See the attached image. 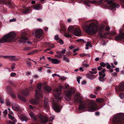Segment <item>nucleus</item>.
Here are the masks:
<instances>
[{"label":"nucleus","instance_id":"f257e3e1","mask_svg":"<svg viewBox=\"0 0 124 124\" xmlns=\"http://www.w3.org/2000/svg\"><path fill=\"white\" fill-rule=\"evenodd\" d=\"M62 89V87L60 86L54 90L53 93L55 98L53 102V109L57 112H60L62 108V107L60 106L57 102L60 101L62 98L61 93Z\"/></svg>","mask_w":124,"mask_h":124},{"label":"nucleus","instance_id":"f03ea898","mask_svg":"<svg viewBox=\"0 0 124 124\" xmlns=\"http://www.w3.org/2000/svg\"><path fill=\"white\" fill-rule=\"evenodd\" d=\"M116 0H100L98 1H96L94 0H93L90 1H86L85 2V4L87 6H89L90 2H91L92 4H100L105 2L107 3V4L105 6H108L112 10H114L116 8H118L120 7L119 4L116 3Z\"/></svg>","mask_w":124,"mask_h":124},{"label":"nucleus","instance_id":"7ed1b4c3","mask_svg":"<svg viewBox=\"0 0 124 124\" xmlns=\"http://www.w3.org/2000/svg\"><path fill=\"white\" fill-rule=\"evenodd\" d=\"M84 27L86 32L91 35L96 33L98 31L97 26L94 23L85 25Z\"/></svg>","mask_w":124,"mask_h":124},{"label":"nucleus","instance_id":"20e7f679","mask_svg":"<svg viewBox=\"0 0 124 124\" xmlns=\"http://www.w3.org/2000/svg\"><path fill=\"white\" fill-rule=\"evenodd\" d=\"M16 34L15 32H10L7 34L5 35L0 39V43H2L7 42H11L16 38ZM1 45L0 44V46Z\"/></svg>","mask_w":124,"mask_h":124},{"label":"nucleus","instance_id":"39448f33","mask_svg":"<svg viewBox=\"0 0 124 124\" xmlns=\"http://www.w3.org/2000/svg\"><path fill=\"white\" fill-rule=\"evenodd\" d=\"M65 87L68 89L65 91L64 92V94L65 95L64 98L67 101H69L72 95L75 92V89L72 88L69 89V87L68 85H65Z\"/></svg>","mask_w":124,"mask_h":124},{"label":"nucleus","instance_id":"423d86ee","mask_svg":"<svg viewBox=\"0 0 124 124\" xmlns=\"http://www.w3.org/2000/svg\"><path fill=\"white\" fill-rule=\"evenodd\" d=\"M113 121L114 124H123L124 123V113H119L113 118Z\"/></svg>","mask_w":124,"mask_h":124},{"label":"nucleus","instance_id":"0eeeda50","mask_svg":"<svg viewBox=\"0 0 124 124\" xmlns=\"http://www.w3.org/2000/svg\"><path fill=\"white\" fill-rule=\"evenodd\" d=\"M69 32L72 33L76 36H79L81 33L80 30L78 28H75L73 26L69 27L68 29Z\"/></svg>","mask_w":124,"mask_h":124},{"label":"nucleus","instance_id":"6e6552de","mask_svg":"<svg viewBox=\"0 0 124 124\" xmlns=\"http://www.w3.org/2000/svg\"><path fill=\"white\" fill-rule=\"evenodd\" d=\"M37 89L35 90L36 97L37 98H42L43 97L41 91V85L40 83L38 84L37 85Z\"/></svg>","mask_w":124,"mask_h":124},{"label":"nucleus","instance_id":"1a4fd4ad","mask_svg":"<svg viewBox=\"0 0 124 124\" xmlns=\"http://www.w3.org/2000/svg\"><path fill=\"white\" fill-rule=\"evenodd\" d=\"M88 111L89 112H92L97 109V106L94 102H92L89 104L88 105Z\"/></svg>","mask_w":124,"mask_h":124},{"label":"nucleus","instance_id":"9d476101","mask_svg":"<svg viewBox=\"0 0 124 124\" xmlns=\"http://www.w3.org/2000/svg\"><path fill=\"white\" fill-rule=\"evenodd\" d=\"M104 25H101L98 28V35L99 37L101 38H105V36L103 35L102 32L104 31Z\"/></svg>","mask_w":124,"mask_h":124},{"label":"nucleus","instance_id":"9b49d317","mask_svg":"<svg viewBox=\"0 0 124 124\" xmlns=\"http://www.w3.org/2000/svg\"><path fill=\"white\" fill-rule=\"evenodd\" d=\"M26 35V32H22L21 34V38L19 40L20 42H24L25 41L28 40L27 38L25 37Z\"/></svg>","mask_w":124,"mask_h":124},{"label":"nucleus","instance_id":"f8f14e48","mask_svg":"<svg viewBox=\"0 0 124 124\" xmlns=\"http://www.w3.org/2000/svg\"><path fill=\"white\" fill-rule=\"evenodd\" d=\"M80 94L79 93L76 94L75 97V101L77 102H79L80 103H81L82 102V101Z\"/></svg>","mask_w":124,"mask_h":124},{"label":"nucleus","instance_id":"ddd939ff","mask_svg":"<svg viewBox=\"0 0 124 124\" xmlns=\"http://www.w3.org/2000/svg\"><path fill=\"white\" fill-rule=\"evenodd\" d=\"M91 70H92L94 71H89V73H87L86 75L87 76L88 78H95V76L93 74H95L97 73L96 71H94L96 70L97 69L96 68H94L92 69Z\"/></svg>","mask_w":124,"mask_h":124},{"label":"nucleus","instance_id":"4468645a","mask_svg":"<svg viewBox=\"0 0 124 124\" xmlns=\"http://www.w3.org/2000/svg\"><path fill=\"white\" fill-rule=\"evenodd\" d=\"M43 33V31L41 29H39L36 31L35 36L37 38H39L42 36Z\"/></svg>","mask_w":124,"mask_h":124},{"label":"nucleus","instance_id":"2eb2a0df","mask_svg":"<svg viewBox=\"0 0 124 124\" xmlns=\"http://www.w3.org/2000/svg\"><path fill=\"white\" fill-rule=\"evenodd\" d=\"M16 56H14L6 55L3 56V58H9V59L11 61H16L18 60V59L15 58Z\"/></svg>","mask_w":124,"mask_h":124},{"label":"nucleus","instance_id":"dca6fc26","mask_svg":"<svg viewBox=\"0 0 124 124\" xmlns=\"http://www.w3.org/2000/svg\"><path fill=\"white\" fill-rule=\"evenodd\" d=\"M40 122L42 123H45L47 122V119L45 116L39 115V116Z\"/></svg>","mask_w":124,"mask_h":124},{"label":"nucleus","instance_id":"f3484780","mask_svg":"<svg viewBox=\"0 0 124 124\" xmlns=\"http://www.w3.org/2000/svg\"><path fill=\"white\" fill-rule=\"evenodd\" d=\"M66 51L65 49L62 50L61 51H57L56 52V53L59 54V55H55V56L59 58L62 57V56L63 55V54L65 53Z\"/></svg>","mask_w":124,"mask_h":124},{"label":"nucleus","instance_id":"a211bd4d","mask_svg":"<svg viewBox=\"0 0 124 124\" xmlns=\"http://www.w3.org/2000/svg\"><path fill=\"white\" fill-rule=\"evenodd\" d=\"M47 58L49 60L51 61L52 63L55 64H57L60 62L58 59H52L51 57H48Z\"/></svg>","mask_w":124,"mask_h":124},{"label":"nucleus","instance_id":"6ab92c4d","mask_svg":"<svg viewBox=\"0 0 124 124\" xmlns=\"http://www.w3.org/2000/svg\"><path fill=\"white\" fill-rule=\"evenodd\" d=\"M36 99L32 100L31 101V102L32 104L34 105H37L39 103V99L41 98H37L36 97L35 95Z\"/></svg>","mask_w":124,"mask_h":124},{"label":"nucleus","instance_id":"aec40b11","mask_svg":"<svg viewBox=\"0 0 124 124\" xmlns=\"http://www.w3.org/2000/svg\"><path fill=\"white\" fill-rule=\"evenodd\" d=\"M60 25L61 27L60 31L62 30L64 32L66 31V29L65 28V25L62 23V21H60Z\"/></svg>","mask_w":124,"mask_h":124},{"label":"nucleus","instance_id":"412c9836","mask_svg":"<svg viewBox=\"0 0 124 124\" xmlns=\"http://www.w3.org/2000/svg\"><path fill=\"white\" fill-rule=\"evenodd\" d=\"M106 71V69H104L101 71L99 72V74L100 76L99 78H104L105 76V72Z\"/></svg>","mask_w":124,"mask_h":124},{"label":"nucleus","instance_id":"4be33fe9","mask_svg":"<svg viewBox=\"0 0 124 124\" xmlns=\"http://www.w3.org/2000/svg\"><path fill=\"white\" fill-rule=\"evenodd\" d=\"M12 108L14 110H18L19 108V107L18 105L15 103H13L12 104Z\"/></svg>","mask_w":124,"mask_h":124},{"label":"nucleus","instance_id":"5701e85b","mask_svg":"<svg viewBox=\"0 0 124 124\" xmlns=\"http://www.w3.org/2000/svg\"><path fill=\"white\" fill-rule=\"evenodd\" d=\"M115 39L116 40H122L124 39V33H122L119 35L116 36Z\"/></svg>","mask_w":124,"mask_h":124},{"label":"nucleus","instance_id":"b1692460","mask_svg":"<svg viewBox=\"0 0 124 124\" xmlns=\"http://www.w3.org/2000/svg\"><path fill=\"white\" fill-rule=\"evenodd\" d=\"M33 8L36 10H39L41 9L42 8V6L40 4H36L34 6H32Z\"/></svg>","mask_w":124,"mask_h":124},{"label":"nucleus","instance_id":"393cba45","mask_svg":"<svg viewBox=\"0 0 124 124\" xmlns=\"http://www.w3.org/2000/svg\"><path fill=\"white\" fill-rule=\"evenodd\" d=\"M118 88L120 91H123L124 90V82L121 83L119 84Z\"/></svg>","mask_w":124,"mask_h":124},{"label":"nucleus","instance_id":"a878e982","mask_svg":"<svg viewBox=\"0 0 124 124\" xmlns=\"http://www.w3.org/2000/svg\"><path fill=\"white\" fill-rule=\"evenodd\" d=\"M29 93V92L27 89L24 90H23L21 91V93L24 95H28Z\"/></svg>","mask_w":124,"mask_h":124},{"label":"nucleus","instance_id":"bb28decb","mask_svg":"<svg viewBox=\"0 0 124 124\" xmlns=\"http://www.w3.org/2000/svg\"><path fill=\"white\" fill-rule=\"evenodd\" d=\"M20 120L22 121H26L28 118L27 116H25L21 115L20 116Z\"/></svg>","mask_w":124,"mask_h":124},{"label":"nucleus","instance_id":"cd10ccee","mask_svg":"<svg viewBox=\"0 0 124 124\" xmlns=\"http://www.w3.org/2000/svg\"><path fill=\"white\" fill-rule=\"evenodd\" d=\"M44 45L46 47H48L50 48H52L54 47V45L53 44H51L48 42H46L44 43Z\"/></svg>","mask_w":124,"mask_h":124},{"label":"nucleus","instance_id":"c85d7f7f","mask_svg":"<svg viewBox=\"0 0 124 124\" xmlns=\"http://www.w3.org/2000/svg\"><path fill=\"white\" fill-rule=\"evenodd\" d=\"M32 11L30 8H26L25 9H23V12L24 14H26L29 13L30 11Z\"/></svg>","mask_w":124,"mask_h":124},{"label":"nucleus","instance_id":"c756f323","mask_svg":"<svg viewBox=\"0 0 124 124\" xmlns=\"http://www.w3.org/2000/svg\"><path fill=\"white\" fill-rule=\"evenodd\" d=\"M30 115L32 119L34 121H36L37 120V118L35 116V115L33 113H31L30 114Z\"/></svg>","mask_w":124,"mask_h":124},{"label":"nucleus","instance_id":"7c9ffc66","mask_svg":"<svg viewBox=\"0 0 124 124\" xmlns=\"http://www.w3.org/2000/svg\"><path fill=\"white\" fill-rule=\"evenodd\" d=\"M86 107L85 104H80L79 107V109L80 110H83L85 109Z\"/></svg>","mask_w":124,"mask_h":124},{"label":"nucleus","instance_id":"2f4dec72","mask_svg":"<svg viewBox=\"0 0 124 124\" xmlns=\"http://www.w3.org/2000/svg\"><path fill=\"white\" fill-rule=\"evenodd\" d=\"M103 99L101 98H98L96 99V101L99 103H101L103 101Z\"/></svg>","mask_w":124,"mask_h":124},{"label":"nucleus","instance_id":"473e14b6","mask_svg":"<svg viewBox=\"0 0 124 124\" xmlns=\"http://www.w3.org/2000/svg\"><path fill=\"white\" fill-rule=\"evenodd\" d=\"M18 98L19 99L21 100L24 102H25L26 101V100L25 99V98L22 96L21 95H18Z\"/></svg>","mask_w":124,"mask_h":124},{"label":"nucleus","instance_id":"72a5a7b5","mask_svg":"<svg viewBox=\"0 0 124 124\" xmlns=\"http://www.w3.org/2000/svg\"><path fill=\"white\" fill-rule=\"evenodd\" d=\"M45 88L46 90L48 92H50L51 91L52 89L51 87L48 86H45Z\"/></svg>","mask_w":124,"mask_h":124},{"label":"nucleus","instance_id":"f704fd0d","mask_svg":"<svg viewBox=\"0 0 124 124\" xmlns=\"http://www.w3.org/2000/svg\"><path fill=\"white\" fill-rule=\"evenodd\" d=\"M47 101H45L44 104V107L46 109H48L49 108V106L47 104Z\"/></svg>","mask_w":124,"mask_h":124},{"label":"nucleus","instance_id":"c9c22d12","mask_svg":"<svg viewBox=\"0 0 124 124\" xmlns=\"http://www.w3.org/2000/svg\"><path fill=\"white\" fill-rule=\"evenodd\" d=\"M63 60L66 61L67 62L69 63V59L66 57V55H63Z\"/></svg>","mask_w":124,"mask_h":124},{"label":"nucleus","instance_id":"e433bc0d","mask_svg":"<svg viewBox=\"0 0 124 124\" xmlns=\"http://www.w3.org/2000/svg\"><path fill=\"white\" fill-rule=\"evenodd\" d=\"M108 64V63H104L103 62H101L100 63V66L101 67H105Z\"/></svg>","mask_w":124,"mask_h":124},{"label":"nucleus","instance_id":"4c0bfd02","mask_svg":"<svg viewBox=\"0 0 124 124\" xmlns=\"http://www.w3.org/2000/svg\"><path fill=\"white\" fill-rule=\"evenodd\" d=\"M77 42H81V43H83L85 42V41H84V39H77Z\"/></svg>","mask_w":124,"mask_h":124},{"label":"nucleus","instance_id":"58836bf2","mask_svg":"<svg viewBox=\"0 0 124 124\" xmlns=\"http://www.w3.org/2000/svg\"><path fill=\"white\" fill-rule=\"evenodd\" d=\"M35 86L33 85H32L30 86L29 90L31 91H32L33 90Z\"/></svg>","mask_w":124,"mask_h":124},{"label":"nucleus","instance_id":"ea45409f","mask_svg":"<svg viewBox=\"0 0 124 124\" xmlns=\"http://www.w3.org/2000/svg\"><path fill=\"white\" fill-rule=\"evenodd\" d=\"M87 55H88V57H90V54H80V56L81 57H83V56H86Z\"/></svg>","mask_w":124,"mask_h":124},{"label":"nucleus","instance_id":"a19ab883","mask_svg":"<svg viewBox=\"0 0 124 124\" xmlns=\"http://www.w3.org/2000/svg\"><path fill=\"white\" fill-rule=\"evenodd\" d=\"M64 36L68 38H71V35H70V34L68 33H66L65 34Z\"/></svg>","mask_w":124,"mask_h":124},{"label":"nucleus","instance_id":"79ce46f5","mask_svg":"<svg viewBox=\"0 0 124 124\" xmlns=\"http://www.w3.org/2000/svg\"><path fill=\"white\" fill-rule=\"evenodd\" d=\"M90 96L91 98L92 99L95 98L96 97L95 95H93L92 94H90Z\"/></svg>","mask_w":124,"mask_h":124},{"label":"nucleus","instance_id":"37998d69","mask_svg":"<svg viewBox=\"0 0 124 124\" xmlns=\"http://www.w3.org/2000/svg\"><path fill=\"white\" fill-rule=\"evenodd\" d=\"M31 63L29 61L27 60L26 61V63L28 66L31 67Z\"/></svg>","mask_w":124,"mask_h":124},{"label":"nucleus","instance_id":"c03bdc74","mask_svg":"<svg viewBox=\"0 0 124 124\" xmlns=\"http://www.w3.org/2000/svg\"><path fill=\"white\" fill-rule=\"evenodd\" d=\"M82 66L84 68L85 67H87L89 66V65L86 63H83L82 64Z\"/></svg>","mask_w":124,"mask_h":124},{"label":"nucleus","instance_id":"a18cd8bd","mask_svg":"<svg viewBox=\"0 0 124 124\" xmlns=\"http://www.w3.org/2000/svg\"><path fill=\"white\" fill-rule=\"evenodd\" d=\"M8 117L9 119H10L12 120L14 119V118L13 116H12L11 115L9 114H8Z\"/></svg>","mask_w":124,"mask_h":124},{"label":"nucleus","instance_id":"49530a36","mask_svg":"<svg viewBox=\"0 0 124 124\" xmlns=\"http://www.w3.org/2000/svg\"><path fill=\"white\" fill-rule=\"evenodd\" d=\"M7 90L10 93H11L12 90L9 87L7 88Z\"/></svg>","mask_w":124,"mask_h":124},{"label":"nucleus","instance_id":"de8ad7c7","mask_svg":"<svg viewBox=\"0 0 124 124\" xmlns=\"http://www.w3.org/2000/svg\"><path fill=\"white\" fill-rule=\"evenodd\" d=\"M6 103L7 105H9L10 104V102L9 100H7L6 101Z\"/></svg>","mask_w":124,"mask_h":124},{"label":"nucleus","instance_id":"09e8293b","mask_svg":"<svg viewBox=\"0 0 124 124\" xmlns=\"http://www.w3.org/2000/svg\"><path fill=\"white\" fill-rule=\"evenodd\" d=\"M119 96L121 98H124V93H120L119 95Z\"/></svg>","mask_w":124,"mask_h":124},{"label":"nucleus","instance_id":"8fccbe9b","mask_svg":"<svg viewBox=\"0 0 124 124\" xmlns=\"http://www.w3.org/2000/svg\"><path fill=\"white\" fill-rule=\"evenodd\" d=\"M54 39L55 40L57 41L59 39L58 37V35H56L55 36Z\"/></svg>","mask_w":124,"mask_h":124},{"label":"nucleus","instance_id":"3c124183","mask_svg":"<svg viewBox=\"0 0 124 124\" xmlns=\"http://www.w3.org/2000/svg\"><path fill=\"white\" fill-rule=\"evenodd\" d=\"M31 49V48L29 47H24L23 50H30Z\"/></svg>","mask_w":124,"mask_h":124},{"label":"nucleus","instance_id":"603ef678","mask_svg":"<svg viewBox=\"0 0 124 124\" xmlns=\"http://www.w3.org/2000/svg\"><path fill=\"white\" fill-rule=\"evenodd\" d=\"M105 78H99V80L101 82H103L105 80Z\"/></svg>","mask_w":124,"mask_h":124},{"label":"nucleus","instance_id":"864d4df0","mask_svg":"<svg viewBox=\"0 0 124 124\" xmlns=\"http://www.w3.org/2000/svg\"><path fill=\"white\" fill-rule=\"evenodd\" d=\"M58 42L61 44H64L63 41L61 39H60L59 40V41H58Z\"/></svg>","mask_w":124,"mask_h":124},{"label":"nucleus","instance_id":"5fc2aeb1","mask_svg":"<svg viewBox=\"0 0 124 124\" xmlns=\"http://www.w3.org/2000/svg\"><path fill=\"white\" fill-rule=\"evenodd\" d=\"M56 76L58 77H59L60 78V76L59 75H58V74H52V76L53 77H54Z\"/></svg>","mask_w":124,"mask_h":124},{"label":"nucleus","instance_id":"6e6d98bb","mask_svg":"<svg viewBox=\"0 0 124 124\" xmlns=\"http://www.w3.org/2000/svg\"><path fill=\"white\" fill-rule=\"evenodd\" d=\"M110 34L111 35H114L116 34V32L114 31H111L110 33Z\"/></svg>","mask_w":124,"mask_h":124},{"label":"nucleus","instance_id":"4d7b16f0","mask_svg":"<svg viewBox=\"0 0 124 124\" xmlns=\"http://www.w3.org/2000/svg\"><path fill=\"white\" fill-rule=\"evenodd\" d=\"M112 75L113 76L116 77H117V74L116 73L114 72L112 73Z\"/></svg>","mask_w":124,"mask_h":124},{"label":"nucleus","instance_id":"13d9d810","mask_svg":"<svg viewBox=\"0 0 124 124\" xmlns=\"http://www.w3.org/2000/svg\"><path fill=\"white\" fill-rule=\"evenodd\" d=\"M16 73H11L10 75L11 77H15L16 75Z\"/></svg>","mask_w":124,"mask_h":124},{"label":"nucleus","instance_id":"bf43d9fd","mask_svg":"<svg viewBox=\"0 0 124 124\" xmlns=\"http://www.w3.org/2000/svg\"><path fill=\"white\" fill-rule=\"evenodd\" d=\"M5 3L6 1L5 0H0V4Z\"/></svg>","mask_w":124,"mask_h":124},{"label":"nucleus","instance_id":"052dcab7","mask_svg":"<svg viewBox=\"0 0 124 124\" xmlns=\"http://www.w3.org/2000/svg\"><path fill=\"white\" fill-rule=\"evenodd\" d=\"M86 46H92V45L91 44V43L90 42H88L87 44L86 45Z\"/></svg>","mask_w":124,"mask_h":124},{"label":"nucleus","instance_id":"680f3d73","mask_svg":"<svg viewBox=\"0 0 124 124\" xmlns=\"http://www.w3.org/2000/svg\"><path fill=\"white\" fill-rule=\"evenodd\" d=\"M107 65V69H110L111 68H110V67H111V66L109 63H108V64Z\"/></svg>","mask_w":124,"mask_h":124},{"label":"nucleus","instance_id":"e2e57ef3","mask_svg":"<svg viewBox=\"0 0 124 124\" xmlns=\"http://www.w3.org/2000/svg\"><path fill=\"white\" fill-rule=\"evenodd\" d=\"M101 87H99V86H97L96 87V91H100L101 89Z\"/></svg>","mask_w":124,"mask_h":124},{"label":"nucleus","instance_id":"0e129e2a","mask_svg":"<svg viewBox=\"0 0 124 124\" xmlns=\"http://www.w3.org/2000/svg\"><path fill=\"white\" fill-rule=\"evenodd\" d=\"M54 119V117H50L49 119V120L50 121H52Z\"/></svg>","mask_w":124,"mask_h":124},{"label":"nucleus","instance_id":"69168bd1","mask_svg":"<svg viewBox=\"0 0 124 124\" xmlns=\"http://www.w3.org/2000/svg\"><path fill=\"white\" fill-rule=\"evenodd\" d=\"M11 96L14 98H15L16 97L15 94L13 93L11 94Z\"/></svg>","mask_w":124,"mask_h":124},{"label":"nucleus","instance_id":"338daca9","mask_svg":"<svg viewBox=\"0 0 124 124\" xmlns=\"http://www.w3.org/2000/svg\"><path fill=\"white\" fill-rule=\"evenodd\" d=\"M105 30L107 31H109L110 30V28L109 26L105 28Z\"/></svg>","mask_w":124,"mask_h":124},{"label":"nucleus","instance_id":"774afa93","mask_svg":"<svg viewBox=\"0 0 124 124\" xmlns=\"http://www.w3.org/2000/svg\"><path fill=\"white\" fill-rule=\"evenodd\" d=\"M17 120H16L15 119L13 122H11V124H15L16 123V122Z\"/></svg>","mask_w":124,"mask_h":124}]
</instances>
